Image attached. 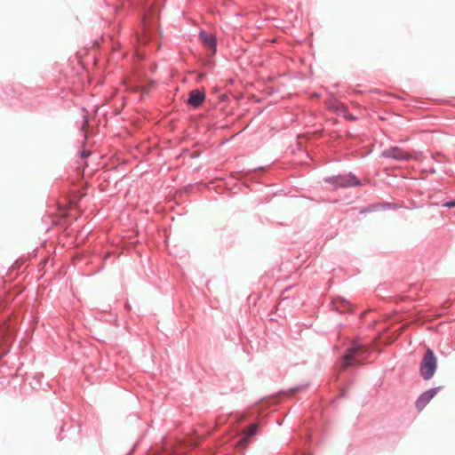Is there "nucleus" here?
<instances>
[{
	"label": "nucleus",
	"instance_id": "1",
	"mask_svg": "<svg viewBox=\"0 0 455 455\" xmlns=\"http://www.w3.org/2000/svg\"><path fill=\"white\" fill-rule=\"evenodd\" d=\"M436 367L437 359L435 356L433 350L427 348L420 362V375L424 379L428 380L434 376Z\"/></svg>",
	"mask_w": 455,
	"mask_h": 455
},
{
	"label": "nucleus",
	"instance_id": "2",
	"mask_svg": "<svg viewBox=\"0 0 455 455\" xmlns=\"http://www.w3.org/2000/svg\"><path fill=\"white\" fill-rule=\"evenodd\" d=\"M366 348L360 345H354L350 347L347 354L343 357L342 367L347 368L348 366H354L360 364L364 359L363 355L366 352Z\"/></svg>",
	"mask_w": 455,
	"mask_h": 455
},
{
	"label": "nucleus",
	"instance_id": "3",
	"mask_svg": "<svg viewBox=\"0 0 455 455\" xmlns=\"http://www.w3.org/2000/svg\"><path fill=\"white\" fill-rule=\"evenodd\" d=\"M438 388H431L423 393L416 401L415 406L419 411H421L425 406L435 397L437 394Z\"/></svg>",
	"mask_w": 455,
	"mask_h": 455
},
{
	"label": "nucleus",
	"instance_id": "4",
	"mask_svg": "<svg viewBox=\"0 0 455 455\" xmlns=\"http://www.w3.org/2000/svg\"><path fill=\"white\" fill-rule=\"evenodd\" d=\"M382 156L385 157L394 158L395 160H408L411 155L397 147L390 148L383 151Z\"/></svg>",
	"mask_w": 455,
	"mask_h": 455
},
{
	"label": "nucleus",
	"instance_id": "5",
	"mask_svg": "<svg viewBox=\"0 0 455 455\" xmlns=\"http://www.w3.org/2000/svg\"><path fill=\"white\" fill-rule=\"evenodd\" d=\"M205 100V93L199 90H193L189 92V97L188 99V104L197 108L203 104Z\"/></svg>",
	"mask_w": 455,
	"mask_h": 455
},
{
	"label": "nucleus",
	"instance_id": "6",
	"mask_svg": "<svg viewBox=\"0 0 455 455\" xmlns=\"http://www.w3.org/2000/svg\"><path fill=\"white\" fill-rule=\"evenodd\" d=\"M199 37L202 43L214 53L216 51V37L205 31H201Z\"/></svg>",
	"mask_w": 455,
	"mask_h": 455
},
{
	"label": "nucleus",
	"instance_id": "7",
	"mask_svg": "<svg viewBox=\"0 0 455 455\" xmlns=\"http://www.w3.org/2000/svg\"><path fill=\"white\" fill-rule=\"evenodd\" d=\"M258 427L259 425L258 424H252L243 433V436L240 439L239 443L243 445H245L249 439L253 436L254 435H256L257 431H258Z\"/></svg>",
	"mask_w": 455,
	"mask_h": 455
},
{
	"label": "nucleus",
	"instance_id": "8",
	"mask_svg": "<svg viewBox=\"0 0 455 455\" xmlns=\"http://www.w3.org/2000/svg\"><path fill=\"white\" fill-rule=\"evenodd\" d=\"M337 183L340 187H347V186L358 185L359 181L356 180L355 177L347 176V177H339L337 179Z\"/></svg>",
	"mask_w": 455,
	"mask_h": 455
},
{
	"label": "nucleus",
	"instance_id": "9",
	"mask_svg": "<svg viewBox=\"0 0 455 455\" xmlns=\"http://www.w3.org/2000/svg\"><path fill=\"white\" fill-rule=\"evenodd\" d=\"M443 206L448 207V208H453V207H455V200L446 202L443 204Z\"/></svg>",
	"mask_w": 455,
	"mask_h": 455
},
{
	"label": "nucleus",
	"instance_id": "10",
	"mask_svg": "<svg viewBox=\"0 0 455 455\" xmlns=\"http://www.w3.org/2000/svg\"><path fill=\"white\" fill-rule=\"evenodd\" d=\"M88 155H89V153H86V152H83V153H82V156H83V157H85V156H87Z\"/></svg>",
	"mask_w": 455,
	"mask_h": 455
}]
</instances>
